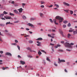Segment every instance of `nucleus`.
<instances>
[{"label": "nucleus", "instance_id": "obj_1", "mask_svg": "<svg viewBox=\"0 0 77 77\" xmlns=\"http://www.w3.org/2000/svg\"><path fill=\"white\" fill-rule=\"evenodd\" d=\"M56 19L59 20V23H62L63 21V18L59 16L56 17Z\"/></svg>", "mask_w": 77, "mask_h": 77}, {"label": "nucleus", "instance_id": "obj_2", "mask_svg": "<svg viewBox=\"0 0 77 77\" xmlns=\"http://www.w3.org/2000/svg\"><path fill=\"white\" fill-rule=\"evenodd\" d=\"M64 45L65 47H68L69 48H72V46L70 45L69 43L66 42L64 43Z\"/></svg>", "mask_w": 77, "mask_h": 77}, {"label": "nucleus", "instance_id": "obj_3", "mask_svg": "<svg viewBox=\"0 0 77 77\" xmlns=\"http://www.w3.org/2000/svg\"><path fill=\"white\" fill-rule=\"evenodd\" d=\"M4 18L7 20H11L12 18L11 17L8 16H5L4 17Z\"/></svg>", "mask_w": 77, "mask_h": 77}, {"label": "nucleus", "instance_id": "obj_4", "mask_svg": "<svg viewBox=\"0 0 77 77\" xmlns=\"http://www.w3.org/2000/svg\"><path fill=\"white\" fill-rule=\"evenodd\" d=\"M58 60L60 62H65V60H61L59 58H58Z\"/></svg>", "mask_w": 77, "mask_h": 77}, {"label": "nucleus", "instance_id": "obj_5", "mask_svg": "<svg viewBox=\"0 0 77 77\" xmlns=\"http://www.w3.org/2000/svg\"><path fill=\"white\" fill-rule=\"evenodd\" d=\"M5 55L9 56H12V54L9 52H6L5 53Z\"/></svg>", "mask_w": 77, "mask_h": 77}, {"label": "nucleus", "instance_id": "obj_6", "mask_svg": "<svg viewBox=\"0 0 77 77\" xmlns=\"http://www.w3.org/2000/svg\"><path fill=\"white\" fill-rule=\"evenodd\" d=\"M18 11H19V12L20 13H21L23 12V8H21L18 9L17 10Z\"/></svg>", "mask_w": 77, "mask_h": 77}, {"label": "nucleus", "instance_id": "obj_7", "mask_svg": "<svg viewBox=\"0 0 77 77\" xmlns=\"http://www.w3.org/2000/svg\"><path fill=\"white\" fill-rule=\"evenodd\" d=\"M63 4L65 6H69V4L68 3H66L65 2H64Z\"/></svg>", "mask_w": 77, "mask_h": 77}, {"label": "nucleus", "instance_id": "obj_8", "mask_svg": "<svg viewBox=\"0 0 77 77\" xmlns=\"http://www.w3.org/2000/svg\"><path fill=\"white\" fill-rule=\"evenodd\" d=\"M71 35H70L69 34H68L67 35V38L69 39H70V38H71Z\"/></svg>", "mask_w": 77, "mask_h": 77}, {"label": "nucleus", "instance_id": "obj_9", "mask_svg": "<svg viewBox=\"0 0 77 77\" xmlns=\"http://www.w3.org/2000/svg\"><path fill=\"white\" fill-rule=\"evenodd\" d=\"M28 25L29 26H30V27H34V25H33L32 23H29L28 24Z\"/></svg>", "mask_w": 77, "mask_h": 77}, {"label": "nucleus", "instance_id": "obj_10", "mask_svg": "<svg viewBox=\"0 0 77 77\" xmlns=\"http://www.w3.org/2000/svg\"><path fill=\"white\" fill-rule=\"evenodd\" d=\"M37 42L38 44H37V46H41V42H39V41H38Z\"/></svg>", "mask_w": 77, "mask_h": 77}, {"label": "nucleus", "instance_id": "obj_11", "mask_svg": "<svg viewBox=\"0 0 77 77\" xmlns=\"http://www.w3.org/2000/svg\"><path fill=\"white\" fill-rule=\"evenodd\" d=\"M36 41H42V38H38L36 39Z\"/></svg>", "mask_w": 77, "mask_h": 77}, {"label": "nucleus", "instance_id": "obj_12", "mask_svg": "<svg viewBox=\"0 0 77 77\" xmlns=\"http://www.w3.org/2000/svg\"><path fill=\"white\" fill-rule=\"evenodd\" d=\"M14 13H15L16 14H19V12L18 11H17L16 10H15L14 11Z\"/></svg>", "mask_w": 77, "mask_h": 77}, {"label": "nucleus", "instance_id": "obj_13", "mask_svg": "<svg viewBox=\"0 0 77 77\" xmlns=\"http://www.w3.org/2000/svg\"><path fill=\"white\" fill-rule=\"evenodd\" d=\"M20 63H21L22 65H24V64L26 63L25 62L21 60L20 61Z\"/></svg>", "mask_w": 77, "mask_h": 77}, {"label": "nucleus", "instance_id": "obj_14", "mask_svg": "<svg viewBox=\"0 0 77 77\" xmlns=\"http://www.w3.org/2000/svg\"><path fill=\"white\" fill-rule=\"evenodd\" d=\"M27 50H29L30 52H32L33 51H32V49L30 48H27Z\"/></svg>", "mask_w": 77, "mask_h": 77}, {"label": "nucleus", "instance_id": "obj_15", "mask_svg": "<svg viewBox=\"0 0 77 77\" xmlns=\"http://www.w3.org/2000/svg\"><path fill=\"white\" fill-rule=\"evenodd\" d=\"M73 35H75L77 34V31H73Z\"/></svg>", "mask_w": 77, "mask_h": 77}, {"label": "nucleus", "instance_id": "obj_16", "mask_svg": "<svg viewBox=\"0 0 77 77\" xmlns=\"http://www.w3.org/2000/svg\"><path fill=\"white\" fill-rule=\"evenodd\" d=\"M22 18H23V19H24V20H26V19H27L26 17V16H22Z\"/></svg>", "mask_w": 77, "mask_h": 77}, {"label": "nucleus", "instance_id": "obj_17", "mask_svg": "<svg viewBox=\"0 0 77 77\" xmlns=\"http://www.w3.org/2000/svg\"><path fill=\"white\" fill-rule=\"evenodd\" d=\"M46 60L48 61L49 62H51L50 60V59L48 57H47Z\"/></svg>", "mask_w": 77, "mask_h": 77}, {"label": "nucleus", "instance_id": "obj_18", "mask_svg": "<svg viewBox=\"0 0 77 77\" xmlns=\"http://www.w3.org/2000/svg\"><path fill=\"white\" fill-rule=\"evenodd\" d=\"M38 54L40 56H41V54H42V53H41V51H39L38 52Z\"/></svg>", "mask_w": 77, "mask_h": 77}, {"label": "nucleus", "instance_id": "obj_19", "mask_svg": "<svg viewBox=\"0 0 77 77\" xmlns=\"http://www.w3.org/2000/svg\"><path fill=\"white\" fill-rule=\"evenodd\" d=\"M54 6H55L56 8H59V5H58L57 4H55Z\"/></svg>", "mask_w": 77, "mask_h": 77}, {"label": "nucleus", "instance_id": "obj_20", "mask_svg": "<svg viewBox=\"0 0 77 77\" xmlns=\"http://www.w3.org/2000/svg\"><path fill=\"white\" fill-rule=\"evenodd\" d=\"M63 23H64V24H66V23H68V21L67 20H65L63 21Z\"/></svg>", "mask_w": 77, "mask_h": 77}, {"label": "nucleus", "instance_id": "obj_21", "mask_svg": "<svg viewBox=\"0 0 77 77\" xmlns=\"http://www.w3.org/2000/svg\"><path fill=\"white\" fill-rule=\"evenodd\" d=\"M40 17H43V16L44 15V14L42 13H40Z\"/></svg>", "mask_w": 77, "mask_h": 77}, {"label": "nucleus", "instance_id": "obj_22", "mask_svg": "<svg viewBox=\"0 0 77 77\" xmlns=\"http://www.w3.org/2000/svg\"><path fill=\"white\" fill-rule=\"evenodd\" d=\"M41 51H42V52H43V53H45V54H47V52H46L44 50H41Z\"/></svg>", "mask_w": 77, "mask_h": 77}, {"label": "nucleus", "instance_id": "obj_23", "mask_svg": "<svg viewBox=\"0 0 77 77\" xmlns=\"http://www.w3.org/2000/svg\"><path fill=\"white\" fill-rule=\"evenodd\" d=\"M36 18H31V21H32V20H36Z\"/></svg>", "mask_w": 77, "mask_h": 77}, {"label": "nucleus", "instance_id": "obj_24", "mask_svg": "<svg viewBox=\"0 0 77 77\" xmlns=\"http://www.w3.org/2000/svg\"><path fill=\"white\" fill-rule=\"evenodd\" d=\"M4 16V14H0V17H3Z\"/></svg>", "mask_w": 77, "mask_h": 77}, {"label": "nucleus", "instance_id": "obj_25", "mask_svg": "<svg viewBox=\"0 0 77 77\" xmlns=\"http://www.w3.org/2000/svg\"><path fill=\"white\" fill-rule=\"evenodd\" d=\"M3 13L4 14H5V15H6V14H8V12H6V11H4L3 12Z\"/></svg>", "mask_w": 77, "mask_h": 77}, {"label": "nucleus", "instance_id": "obj_26", "mask_svg": "<svg viewBox=\"0 0 77 77\" xmlns=\"http://www.w3.org/2000/svg\"><path fill=\"white\" fill-rule=\"evenodd\" d=\"M10 15L11 16H14V14H13V13H10Z\"/></svg>", "mask_w": 77, "mask_h": 77}, {"label": "nucleus", "instance_id": "obj_27", "mask_svg": "<svg viewBox=\"0 0 77 77\" xmlns=\"http://www.w3.org/2000/svg\"><path fill=\"white\" fill-rule=\"evenodd\" d=\"M61 34L62 35V36H64V35H63V32H60Z\"/></svg>", "mask_w": 77, "mask_h": 77}, {"label": "nucleus", "instance_id": "obj_28", "mask_svg": "<svg viewBox=\"0 0 77 77\" xmlns=\"http://www.w3.org/2000/svg\"><path fill=\"white\" fill-rule=\"evenodd\" d=\"M22 7H23V8H24V6L25 5H26V4L24 3H23L22 4Z\"/></svg>", "mask_w": 77, "mask_h": 77}, {"label": "nucleus", "instance_id": "obj_29", "mask_svg": "<svg viewBox=\"0 0 77 77\" xmlns=\"http://www.w3.org/2000/svg\"><path fill=\"white\" fill-rule=\"evenodd\" d=\"M14 6H15V7H16L17 6H18V5L16 4H14Z\"/></svg>", "mask_w": 77, "mask_h": 77}, {"label": "nucleus", "instance_id": "obj_30", "mask_svg": "<svg viewBox=\"0 0 77 77\" xmlns=\"http://www.w3.org/2000/svg\"><path fill=\"white\" fill-rule=\"evenodd\" d=\"M17 47L19 50H20V47L19 45H17Z\"/></svg>", "mask_w": 77, "mask_h": 77}, {"label": "nucleus", "instance_id": "obj_31", "mask_svg": "<svg viewBox=\"0 0 77 77\" xmlns=\"http://www.w3.org/2000/svg\"><path fill=\"white\" fill-rule=\"evenodd\" d=\"M11 24V22H7L6 23V25H8V24Z\"/></svg>", "mask_w": 77, "mask_h": 77}, {"label": "nucleus", "instance_id": "obj_32", "mask_svg": "<svg viewBox=\"0 0 77 77\" xmlns=\"http://www.w3.org/2000/svg\"><path fill=\"white\" fill-rule=\"evenodd\" d=\"M74 32V29H72L71 30H69V32Z\"/></svg>", "mask_w": 77, "mask_h": 77}, {"label": "nucleus", "instance_id": "obj_33", "mask_svg": "<svg viewBox=\"0 0 77 77\" xmlns=\"http://www.w3.org/2000/svg\"><path fill=\"white\" fill-rule=\"evenodd\" d=\"M29 44H32L33 42V41H29Z\"/></svg>", "mask_w": 77, "mask_h": 77}, {"label": "nucleus", "instance_id": "obj_34", "mask_svg": "<svg viewBox=\"0 0 77 77\" xmlns=\"http://www.w3.org/2000/svg\"><path fill=\"white\" fill-rule=\"evenodd\" d=\"M70 14H71L72 15V14H73V11H71V10H70Z\"/></svg>", "mask_w": 77, "mask_h": 77}, {"label": "nucleus", "instance_id": "obj_35", "mask_svg": "<svg viewBox=\"0 0 77 77\" xmlns=\"http://www.w3.org/2000/svg\"><path fill=\"white\" fill-rule=\"evenodd\" d=\"M2 62H3V60H0V65H2L3 64V63Z\"/></svg>", "mask_w": 77, "mask_h": 77}, {"label": "nucleus", "instance_id": "obj_36", "mask_svg": "<svg viewBox=\"0 0 77 77\" xmlns=\"http://www.w3.org/2000/svg\"><path fill=\"white\" fill-rule=\"evenodd\" d=\"M49 20L50 22H51V23H53V20H52V19H50Z\"/></svg>", "mask_w": 77, "mask_h": 77}, {"label": "nucleus", "instance_id": "obj_37", "mask_svg": "<svg viewBox=\"0 0 77 77\" xmlns=\"http://www.w3.org/2000/svg\"><path fill=\"white\" fill-rule=\"evenodd\" d=\"M37 25H38V26H41V23H37Z\"/></svg>", "mask_w": 77, "mask_h": 77}, {"label": "nucleus", "instance_id": "obj_38", "mask_svg": "<svg viewBox=\"0 0 77 77\" xmlns=\"http://www.w3.org/2000/svg\"><path fill=\"white\" fill-rule=\"evenodd\" d=\"M68 27H70V26H71V24L70 23H69L68 24Z\"/></svg>", "mask_w": 77, "mask_h": 77}, {"label": "nucleus", "instance_id": "obj_39", "mask_svg": "<svg viewBox=\"0 0 77 77\" xmlns=\"http://www.w3.org/2000/svg\"><path fill=\"white\" fill-rule=\"evenodd\" d=\"M28 57H29V58H32L33 57H32V56H28Z\"/></svg>", "mask_w": 77, "mask_h": 77}, {"label": "nucleus", "instance_id": "obj_40", "mask_svg": "<svg viewBox=\"0 0 77 77\" xmlns=\"http://www.w3.org/2000/svg\"><path fill=\"white\" fill-rule=\"evenodd\" d=\"M57 46L59 47H61V45H59V44H57Z\"/></svg>", "mask_w": 77, "mask_h": 77}, {"label": "nucleus", "instance_id": "obj_41", "mask_svg": "<svg viewBox=\"0 0 77 77\" xmlns=\"http://www.w3.org/2000/svg\"><path fill=\"white\" fill-rule=\"evenodd\" d=\"M63 27L64 28H65V27H66V25H63Z\"/></svg>", "mask_w": 77, "mask_h": 77}, {"label": "nucleus", "instance_id": "obj_42", "mask_svg": "<svg viewBox=\"0 0 77 77\" xmlns=\"http://www.w3.org/2000/svg\"><path fill=\"white\" fill-rule=\"evenodd\" d=\"M53 5H50V6H48V7L49 8H52V7H53Z\"/></svg>", "mask_w": 77, "mask_h": 77}, {"label": "nucleus", "instance_id": "obj_43", "mask_svg": "<svg viewBox=\"0 0 77 77\" xmlns=\"http://www.w3.org/2000/svg\"><path fill=\"white\" fill-rule=\"evenodd\" d=\"M57 20L56 19H54L53 20V21H54V23H56V22Z\"/></svg>", "mask_w": 77, "mask_h": 77}, {"label": "nucleus", "instance_id": "obj_44", "mask_svg": "<svg viewBox=\"0 0 77 77\" xmlns=\"http://www.w3.org/2000/svg\"><path fill=\"white\" fill-rule=\"evenodd\" d=\"M12 45H17V44L16 43H12L11 44Z\"/></svg>", "mask_w": 77, "mask_h": 77}, {"label": "nucleus", "instance_id": "obj_45", "mask_svg": "<svg viewBox=\"0 0 77 77\" xmlns=\"http://www.w3.org/2000/svg\"><path fill=\"white\" fill-rule=\"evenodd\" d=\"M3 41V40H2V39L1 38V37L0 36V42H2Z\"/></svg>", "mask_w": 77, "mask_h": 77}, {"label": "nucleus", "instance_id": "obj_46", "mask_svg": "<svg viewBox=\"0 0 77 77\" xmlns=\"http://www.w3.org/2000/svg\"><path fill=\"white\" fill-rule=\"evenodd\" d=\"M0 26H5V25H3V24H0Z\"/></svg>", "mask_w": 77, "mask_h": 77}, {"label": "nucleus", "instance_id": "obj_47", "mask_svg": "<svg viewBox=\"0 0 77 77\" xmlns=\"http://www.w3.org/2000/svg\"><path fill=\"white\" fill-rule=\"evenodd\" d=\"M41 5L42 4H44V2L43 1H42L41 2Z\"/></svg>", "mask_w": 77, "mask_h": 77}, {"label": "nucleus", "instance_id": "obj_48", "mask_svg": "<svg viewBox=\"0 0 77 77\" xmlns=\"http://www.w3.org/2000/svg\"><path fill=\"white\" fill-rule=\"evenodd\" d=\"M18 22H19V21H14V23H18Z\"/></svg>", "mask_w": 77, "mask_h": 77}, {"label": "nucleus", "instance_id": "obj_49", "mask_svg": "<svg viewBox=\"0 0 77 77\" xmlns=\"http://www.w3.org/2000/svg\"><path fill=\"white\" fill-rule=\"evenodd\" d=\"M0 53H1V54H3V51H0Z\"/></svg>", "mask_w": 77, "mask_h": 77}, {"label": "nucleus", "instance_id": "obj_50", "mask_svg": "<svg viewBox=\"0 0 77 77\" xmlns=\"http://www.w3.org/2000/svg\"><path fill=\"white\" fill-rule=\"evenodd\" d=\"M48 36H49V37H52V36L50 34H48Z\"/></svg>", "mask_w": 77, "mask_h": 77}, {"label": "nucleus", "instance_id": "obj_51", "mask_svg": "<svg viewBox=\"0 0 77 77\" xmlns=\"http://www.w3.org/2000/svg\"><path fill=\"white\" fill-rule=\"evenodd\" d=\"M52 32H56V31L55 30L53 29H52Z\"/></svg>", "mask_w": 77, "mask_h": 77}, {"label": "nucleus", "instance_id": "obj_52", "mask_svg": "<svg viewBox=\"0 0 77 77\" xmlns=\"http://www.w3.org/2000/svg\"><path fill=\"white\" fill-rule=\"evenodd\" d=\"M15 42H16V43H18V40H15Z\"/></svg>", "mask_w": 77, "mask_h": 77}, {"label": "nucleus", "instance_id": "obj_53", "mask_svg": "<svg viewBox=\"0 0 77 77\" xmlns=\"http://www.w3.org/2000/svg\"><path fill=\"white\" fill-rule=\"evenodd\" d=\"M66 50H67V51H71V50H69L68 49H66Z\"/></svg>", "mask_w": 77, "mask_h": 77}, {"label": "nucleus", "instance_id": "obj_54", "mask_svg": "<svg viewBox=\"0 0 77 77\" xmlns=\"http://www.w3.org/2000/svg\"><path fill=\"white\" fill-rule=\"evenodd\" d=\"M2 69L3 70H5V67H3L2 68Z\"/></svg>", "mask_w": 77, "mask_h": 77}, {"label": "nucleus", "instance_id": "obj_55", "mask_svg": "<svg viewBox=\"0 0 77 77\" xmlns=\"http://www.w3.org/2000/svg\"><path fill=\"white\" fill-rule=\"evenodd\" d=\"M54 65H55V66H57V64L56 63H54Z\"/></svg>", "mask_w": 77, "mask_h": 77}, {"label": "nucleus", "instance_id": "obj_56", "mask_svg": "<svg viewBox=\"0 0 77 77\" xmlns=\"http://www.w3.org/2000/svg\"><path fill=\"white\" fill-rule=\"evenodd\" d=\"M64 71H65V72H68V71H67L66 69H65Z\"/></svg>", "mask_w": 77, "mask_h": 77}, {"label": "nucleus", "instance_id": "obj_57", "mask_svg": "<svg viewBox=\"0 0 77 77\" xmlns=\"http://www.w3.org/2000/svg\"><path fill=\"white\" fill-rule=\"evenodd\" d=\"M17 57L19 58H21V57L20 55H18Z\"/></svg>", "mask_w": 77, "mask_h": 77}, {"label": "nucleus", "instance_id": "obj_58", "mask_svg": "<svg viewBox=\"0 0 77 77\" xmlns=\"http://www.w3.org/2000/svg\"><path fill=\"white\" fill-rule=\"evenodd\" d=\"M70 44L71 45H74V43H70Z\"/></svg>", "mask_w": 77, "mask_h": 77}, {"label": "nucleus", "instance_id": "obj_59", "mask_svg": "<svg viewBox=\"0 0 77 77\" xmlns=\"http://www.w3.org/2000/svg\"><path fill=\"white\" fill-rule=\"evenodd\" d=\"M59 51H60V52H62V51H63V50H59Z\"/></svg>", "mask_w": 77, "mask_h": 77}, {"label": "nucleus", "instance_id": "obj_60", "mask_svg": "<svg viewBox=\"0 0 77 77\" xmlns=\"http://www.w3.org/2000/svg\"><path fill=\"white\" fill-rule=\"evenodd\" d=\"M54 23L55 24H56V25H58L59 24L58 23H56V22H55Z\"/></svg>", "mask_w": 77, "mask_h": 77}, {"label": "nucleus", "instance_id": "obj_61", "mask_svg": "<svg viewBox=\"0 0 77 77\" xmlns=\"http://www.w3.org/2000/svg\"><path fill=\"white\" fill-rule=\"evenodd\" d=\"M54 48H58V47L57 46H55Z\"/></svg>", "mask_w": 77, "mask_h": 77}, {"label": "nucleus", "instance_id": "obj_62", "mask_svg": "<svg viewBox=\"0 0 77 77\" xmlns=\"http://www.w3.org/2000/svg\"><path fill=\"white\" fill-rule=\"evenodd\" d=\"M1 19H2V20H6V19H5V18H3V17H2Z\"/></svg>", "mask_w": 77, "mask_h": 77}, {"label": "nucleus", "instance_id": "obj_63", "mask_svg": "<svg viewBox=\"0 0 77 77\" xmlns=\"http://www.w3.org/2000/svg\"><path fill=\"white\" fill-rule=\"evenodd\" d=\"M11 4H14V1L11 2Z\"/></svg>", "mask_w": 77, "mask_h": 77}, {"label": "nucleus", "instance_id": "obj_64", "mask_svg": "<svg viewBox=\"0 0 77 77\" xmlns=\"http://www.w3.org/2000/svg\"><path fill=\"white\" fill-rule=\"evenodd\" d=\"M41 8H44V5H41Z\"/></svg>", "mask_w": 77, "mask_h": 77}]
</instances>
